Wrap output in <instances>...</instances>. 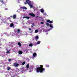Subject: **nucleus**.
Wrapping results in <instances>:
<instances>
[{
	"instance_id": "412c9836",
	"label": "nucleus",
	"mask_w": 77,
	"mask_h": 77,
	"mask_svg": "<svg viewBox=\"0 0 77 77\" xmlns=\"http://www.w3.org/2000/svg\"><path fill=\"white\" fill-rule=\"evenodd\" d=\"M38 30H35V32L36 33H38Z\"/></svg>"
},
{
	"instance_id": "72a5a7b5",
	"label": "nucleus",
	"mask_w": 77,
	"mask_h": 77,
	"mask_svg": "<svg viewBox=\"0 0 77 77\" xmlns=\"http://www.w3.org/2000/svg\"><path fill=\"white\" fill-rule=\"evenodd\" d=\"M32 26H34V23H32Z\"/></svg>"
},
{
	"instance_id": "5701e85b",
	"label": "nucleus",
	"mask_w": 77,
	"mask_h": 77,
	"mask_svg": "<svg viewBox=\"0 0 77 77\" xmlns=\"http://www.w3.org/2000/svg\"><path fill=\"white\" fill-rule=\"evenodd\" d=\"M17 31V32H20V29H18Z\"/></svg>"
},
{
	"instance_id": "f257e3e1",
	"label": "nucleus",
	"mask_w": 77,
	"mask_h": 77,
	"mask_svg": "<svg viewBox=\"0 0 77 77\" xmlns=\"http://www.w3.org/2000/svg\"><path fill=\"white\" fill-rule=\"evenodd\" d=\"M36 72H40V73H42L44 72V71H45V69L43 68V66L42 65H41L40 67H38L36 69Z\"/></svg>"
},
{
	"instance_id": "f3484780",
	"label": "nucleus",
	"mask_w": 77,
	"mask_h": 77,
	"mask_svg": "<svg viewBox=\"0 0 77 77\" xmlns=\"http://www.w3.org/2000/svg\"><path fill=\"white\" fill-rule=\"evenodd\" d=\"M41 43V41H39L37 42V44H40Z\"/></svg>"
},
{
	"instance_id": "bb28decb",
	"label": "nucleus",
	"mask_w": 77,
	"mask_h": 77,
	"mask_svg": "<svg viewBox=\"0 0 77 77\" xmlns=\"http://www.w3.org/2000/svg\"><path fill=\"white\" fill-rule=\"evenodd\" d=\"M3 23H5L7 24H8V23H7V22H3Z\"/></svg>"
},
{
	"instance_id": "cd10ccee",
	"label": "nucleus",
	"mask_w": 77,
	"mask_h": 77,
	"mask_svg": "<svg viewBox=\"0 0 77 77\" xmlns=\"http://www.w3.org/2000/svg\"><path fill=\"white\" fill-rule=\"evenodd\" d=\"M43 15H47V14H46V13H45L43 14Z\"/></svg>"
},
{
	"instance_id": "6e6552de",
	"label": "nucleus",
	"mask_w": 77,
	"mask_h": 77,
	"mask_svg": "<svg viewBox=\"0 0 77 77\" xmlns=\"http://www.w3.org/2000/svg\"><path fill=\"white\" fill-rule=\"evenodd\" d=\"M40 11L42 12V13H44L45 11L43 9H41L40 10Z\"/></svg>"
},
{
	"instance_id": "0eeeda50",
	"label": "nucleus",
	"mask_w": 77,
	"mask_h": 77,
	"mask_svg": "<svg viewBox=\"0 0 77 77\" xmlns=\"http://www.w3.org/2000/svg\"><path fill=\"white\" fill-rule=\"evenodd\" d=\"M29 15H30V16H32V17H35V14H34L33 13H30Z\"/></svg>"
},
{
	"instance_id": "20e7f679",
	"label": "nucleus",
	"mask_w": 77,
	"mask_h": 77,
	"mask_svg": "<svg viewBox=\"0 0 77 77\" xmlns=\"http://www.w3.org/2000/svg\"><path fill=\"white\" fill-rule=\"evenodd\" d=\"M19 65V64L17 63H14V66L15 67H18V66Z\"/></svg>"
},
{
	"instance_id": "aec40b11",
	"label": "nucleus",
	"mask_w": 77,
	"mask_h": 77,
	"mask_svg": "<svg viewBox=\"0 0 77 77\" xmlns=\"http://www.w3.org/2000/svg\"><path fill=\"white\" fill-rule=\"evenodd\" d=\"M45 66H46V67H47L48 68V67H49V65H48L47 64H46L45 65Z\"/></svg>"
},
{
	"instance_id": "6ab92c4d",
	"label": "nucleus",
	"mask_w": 77,
	"mask_h": 77,
	"mask_svg": "<svg viewBox=\"0 0 77 77\" xmlns=\"http://www.w3.org/2000/svg\"><path fill=\"white\" fill-rule=\"evenodd\" d=\"M46 26H49V23H48V22L46 23Z\"/></svg>"
},
{
	"instance_id": "2f4dec72",
	"label": "nucleus",
	"mask_w": 77,
	"mask_h": 77,
	"mask_svg": "<svg viewBox=\"0 0 77 77\" xmlns=\"http://www.w3.org/2000/svg\"><path fill=\"white\" fill-rule=\"evenodd\" d=\"M29 30H31V28H29Z\"/></svg>"
},
{
	"instance_id": "9d476101",
	"label": "nucleus",
	"mask_w": 77,
	"mask_h": 77,
	"mask_svg": "<svg viewBox=\"0 0 77 77\" xmlns=\"http://www.w3.org/2000/svg\"><path fill=\"white\" fill-rule=\"evenodd\" d=\"M36 56V53H34L33 54V57H35Z\"/></svg>"
},
{
	"instance_id": "c756f323",
	"label": "nucleus",
	"mask_w": 77,
	"mask_h": 77,
	"mask_svg": "<svg viewBox=\"0 0 77 77\" xmlns=\"http://www.w3.org/2000/svg\"><path fill=\"white\" fill-rule=\"evenodd\" d=\"M8 61H9V62H11V59H9L8 60Z\"/></svg>"
},
{
	"instance_id": "2eb2a0df",
	"label": "nucleus",
	"mask_w": 77,
	"mask_h": 77,
	"mask_svg": "<svg viewBox=\"0 0 77 77\" xmlns=\"http://www.w3.org/2000/svg\"><path fill=\"white\" fill-rule=\"evenodd\" d=\"M35 38H36V39H39V37L38 36H36L35 37Z\"/></svg>"
},
{
	"instance_id": "f8f14e48",
	"label": "nucleus",
	"mask_w": 77,
	"mask_h": 77,
	"mask_svg": "<svg viewBox=\"0 0 77 77\" xmlns=\"http://www.w3.org/2000/svg\"><path fill=\"white\" fill-rule=\"evenodd\" d=\"M18 45H19V47H21V44L20 42L18 43Z\"/></svg>"
},
{
	"instance_id": "c9c22d12",
	"label": "nucleus",
	"mask_w": 77,
	"mask_h": 77,
	"mask_svg": "<svg viewBox=\"0 0 77 77\" xmlns=\"http://www.w3.org/2000/svg\"><path fill=\"white\" fill-rule=\"evenodd\" d=\"M31 27H33V26H31Z\"/></svg>"
},
{
	"instance_id": "9b49d317",
	"label": "nucleus",
	"mask_w": 77,
	"mask_h": 77,
	"mask_svg": "<svg viewBox=\"0 0 77 77\" xmlns=\"http://www.w3.org/2000/svg\"><path fill=\"white\" fill-rule=\"evenodd\" d=\"M13 19H14H14H15V18H16V15L14 14V15H13Z\"/></svg>"
},
{
	"instance_id": "f03ea898",
	"label": "nucleus",
	"mask_w": 77,
	"mask_h": 77,
	"mask_svg": "<svg viewBox=\"0 0 77 77\" xmlns=\"http://www.w3.org/2000/svg\"><path fill=\"white\" fill-rule=\"evenodd\" d=\"M26 68L28 69L29 68V72H31L33 70V67L32 66H30L29 67V64H28L26 66Z\"/></svg>"
},
{
	"instance_id": "39448f33",
	"label": "nucleus",
	"mask_w": 77,
	"mask_h": 77,
	"mask_svg": "<svg viewBox=\"0 0 77 77\" xmlns=\"http://www.w3.org/2000/svg\"><path fill=\"white\" fill-rule=\"evenodd\" d=\"M46 22H47V23H50V24L53 23V21H50V20H47L46 21Z\"/></svg>"
},
{
	"instance_id": "7c9ffc66",
	"label": "nucleus",
	"mask_w": 77,
	"mask_h": 77,
	"mask_svg": "<svg viewBox=\"0 0 77 77\" xmlns=\"http://www.w3.org/2000/svg\"><path fill=\"white\" fill-rule=\"evenodd\" d=\"M3 2H4V1L3 0L1 1V2L2 3H3Z\"/></svg>"
},
{
	"instance_id": "393cba45",
	"label": "nucleus",
	"mask_w": 77,
	"mask_h": 77,
	"mask_svg": "<svg viewBox=\"0 0 77 77\" xmlns=\"http://www.w3.org/2000/svg\"><path fill=\"white\" fill-rule=\"evenodd\" d=\"M44 22H41V24H44Z\"/></svg>"
},
{
	"instance_id": "c85d7f7f",
	"label": "nucleus",
	"mask_w": 77,
	"mask_h": 77,
	"mask_svg": "<svg viewBox=\"0 0 77 77\" xmlns=\"http://www.w3.org/2000/svg\"><path fill=\"white\" fill-rule=\"evenodd\" d=\"M20 8H21V9H23V7H20Z\"/></svg>"
},
{
	"instance_id": "b1692460",
	"label": "nucleus",
	"mask_w": 77,
	"mask_h": 77,
	"mask_svg": "<svg viewBox=\"0 0 77 77\" xmlns=\"http://www.w3.org/2000/svg\"><path fill=\"white\" fill-rule=\"evenodd\" d=\"M7 69L8 70H9V69H11V68L10 67H8Z\"/></svg>"
},
{
	"instance_id": "4be33fe9",
	"label": "nucleus",
	"mask_w": 77,
	"mask_h": 77,
	"mask_svg": "<svg viewBox=\"0 0 77 77\" xmlns=\"http://www.w3.org/2000/svg\"><path fill=\"white\" fill-rule=\"evenodd\" d=\"M23 9H26V10L27 9V8L26 7H23Z\"/></svg>"
},
{
	"instance_id": "a211bd4d",
	"label": "nucleus",
	"mask_w": 77,
	"mask_h": 77,
	"mask_svg": "<svg viewBox=\"0 0 77 77\" xmlns=\"http://www.w3.org/2000/svg\"><path fill=\"white\" fill-rule=\"evenodd\" d=\"M29 46H30V47H32L33 46V44H31L30 43L29 45Z\"/></svg>"
},
{
	"instance_id": "423d86ee",
	"label": "nucleus",
	"mask_w": 77,
	"mask_h": 77,
	"mask_svg": "<svg viewBox=\"0 0 77 77\" xmlns=\"http://www.w3.org/2000/svg\"><path fill=\"white\" fill-rule=\"evenodd\" d=\"M30 17H26L24 16L23 17V19H24V18H27V19H29L30 18Z\"/></svg>"
},
{
	"instance_id": "f704fd0d",
	"label": "nucleus",
	"mask_w": 77,
	"mask_h": 77,
	"mask_svg": "<svg viewBox=\"0 0 77 77\" xmlns=\"http://www.w3.org/2000/svg\"><path fill=\"white\" fill-rule=\"evenodd\" d=\"M38 17H39L37 16L35 17V18H38Z\"/></svg>"
},
{
	"instance_id": "7ed1b4c3",
	"label": "nucleus",
	"mask_w": 77,
	"mask_h": 77,
	"mask_svg": "<svg viewBox=\"0 0 77 77\" xmlns=\"http://www.w3.org/2000/svg\"><path fill=\"white\" fill-rule=\"evenodd\" d=\"M26 2L28 4V5L30 7V8H33V5H32V2H31L29 0H26Z\"/></svg>"
},
{
	"instance_id": "a878e982",
	"label": "nucleus",
	"mask_w": 77,
	"mask_h": 77,
	"mask_svg": "<svg viewBox=\"0 0 77 77\" xmlns=\"http://www.w3.org/2000/svg\"><path fill=\"white\" fill-rule=\"evenodd\" d=\"M10 53V51H7V52H6V53L8 54V53Z\"/></svg>"
},
{
	"instance_id": "e433bc0d",
	"label": "nucleus",
	"mask_w": 77,
	"mask_h": 77,
	"mask_svg": "<svg viewBox=\"0 0 77 77\" xmlns=\"http://www.w3.org/2000/svg\"><path fill=\"white\" fill-rule=\"evenodd\" d=\"M10 17L11 18H12V16H10Z\"/></svg>"
},
{
	"instance_id": "1a4fd4ad",
	"label": "nucleus",
	"mask_w": 77,
	"mask_h": 77,
	"mask_svg": "<svg viewBox=\"0 0 77 77\" xmlns=\"http://www.w3.org/2000/svg\"><path fill=\"white\" fill-rule=\"evenodd\" d=\"M18 53L19 54H23V52L20 50L19 51Z\"/></svg>"
},
{
	"instance_id": "4468645a",
	"label": "nucleus",
	"mask_w": 77,
	"mask_h": 77,
	"mask_svg": "<svg viewBox=\"0 0 77 77\" xmlns=\"http://www.w3.org/2000/svg\"><path fill=\"white\" fill-rule=\"evenodd\" d=\"M13 26H14V23H11L10 24V27H13Z\"/></svg>"
},
{
	"instance_id": "473e14b6",
	"label": "nucleus",
	"mask_w": 77,
	"mask_h": 77,
	"mask_svg": "<svg viewBox=\"0 0 77 77\" xmlns=\"http://www.w3.org/2000/svg\"><path fill=\"white\" fill-rule=\"evenodd\" d=\"M25 5H26V4H27V3H26V2L24 3Z\"/></svg>"
},
{
	"instance_id": "dca6fc26",
	"label": "nucleus",
	"mask_w": 77,
	"mask_h": 77,
	"mask_svg": "<svg viewBox=\"0 0 77 77\" xmlns=\"http://www.w3.org/2000/svg\"><path fill=\"white\" fill-rule=\"evenodd\" d=\"M26 63V62L24 61L22 63V65H24Z\"/></svg>"
},
{
	"instance_id": "ddd939ff",
	"label": "nucleus",
	"mask_w": 77,
	"mask_h": 77,
	"mask_svg": "<svg viewBox=\"0 0 77 77\" xmlns=\"http://www.w3.org/2000/svg\"><path fill=\"white\" fill-rule=\"evenodd\" d=\"M49 27L51 28V29H53L54 28V27L53 26H52V25H51V24L49 25Z\"/></svg>"
}]
</instances>
